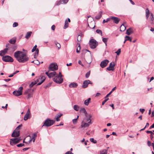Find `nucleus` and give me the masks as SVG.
<instances>
[{"label": "nucleus", "instance_id": "obj_41", "mask_svg": "<svg viewBox=\"0 0 154 154\" xmlns=\"http://www.w3.org/2000/svg\"><path fill=\"white\" fill-rule=\"evenodd\" d=\"M36 84V82H32L29 85V87L30 88L32 87L35 85Z\"/></svg>", "mask_w": 154, "mask_h": 154}, {"label": "nucleus", "instance_id": "obj_47", "mask_svg": "<svg viewBox=\"0 0 154 154\" xmlns=\"http://www.w3.org/2000/svg\"><path fill=\"white\" fill-rule=\"evenodd\" d=\"M27 94V99H28L32 97V94L31 93H29Z\"/></svg>", "mask_w": 154, "mask_h": 154}, {"label": "nucleus", "instance_id": "obj_14", "mask_svg": "<svg viewBox=\"0 0 154 154\" xmlns=\"http://www.w3.org/2000/svg\"><path fill=\"white\" fill-rule=\"evenodd\" d=\"M111 18L113 20V22L116 24H118L120 20L119 18L113 16L111 17Z\"/></svg>", "mask_w": 154, "mask_h": 154}, {"label": "nucleus", "instance_id": "obj_35", "mask_svg": "<svg viewBox=\"0 0 154 154\" xmlns=\"http://www.w3.org/2000/svg\"><path fill=\"white\" fill-rule=\"evenodd\" d=\"M109 66L110 67H111V68L115 69L114 67L115 66V64L114 62H112L109 64Z\"/></svg>", "mask_w": 154, "mask_h": 154}, {"label": "nucleus", "instance_id": "obj_1", "mask_svg": "<svg viewBox=\"0 0 154 154\" xmlns=\"http://www.w3.org/2000/svg\"><path fill=\"white\" fill-rule=\"evenodd\" d=\"M14 57L19 63H24L29 60V58L26 53L18 51L14 54Z\"/></svg>", "mask_w": 154, "mask_h": 154}, {"label": "nucleus", "instance_id": "obj_17", "mask_svg": "<svg viewBox=\"0 0 154 154\" xmlns=\"http://www.w3.org/2000/svg\"><path fill=\"white\" fill-rule=\"evenodd\" d=\"M69 87L70 88H76L78 86V84L77 83L75 82H72L71 83H70L69 85Z\"/></svg>", "mask_w": 154, "mask_h": 154}, {"label": "nucleus", "instance_id": "obj_61", "mask_svg": "<svg viewBox=\"0 0 154 154\" xmlns=\"http://www.w3.org/2000/svg\"><path fill=\"white\" fill-rule=\"evenodd\" d=\"M51 29L53 30H54L55 29V26L54 25H53L51 26Z\"/></svg>", "mask_w": 154, "mask_h": 154}, {"label": "nucleus", "instance_id": "obj_20", "mask_svg": "<svg viewBox=\"0 0 154 154\" xmlns=\"http://www.w3.org/2000/svg\"><path fill=\"white\" fill-rule=\"evenodd\" d=\"M30 114V111L29 110V109L27 111L25 115L24 118V120L25 121H26L28 119L29 116Z\"/></svg>", "mask_w": 154, "mask_h": 154}, {"label": "nucleus", "instance_id": "obj_27", "mask_svg": "<svg viewBox=\"0 0 154 154\" xmlns=\"http://www.w3.org/2000/svg\"><path fill=\"white\" fill-rule=\"evenodd\" d=\"M91 100L90 98H88V99L85 100L84 101V103L86 106H88Z\"/></svg>", "mask_w": 154, "mask_h": 154}, {"label": "nucleus", "instance_id": "obj_49", "mask_svg": "<svg viewBox=\"0 0 154 154\" xmlns=\"http://www.w3.org/2000/svg\"><path fill=\"white\" fill-rule=\"evenodd\" d=\"M106 70H108V71H114V70L115 69H112L111 68V67H110L109 66L106 68Z\"/></svg>", "mask_w": 154, "mask_h": 154}, {"label": "nucleus", "instance_id": "obj_50", "mask_svg": "<svg viewBox=\"0 0 154 154\" xmlns=\"http://www.w3.org/2000/svg\"><path fill=\"white\" fill-rule=\"evenodd\" d=\"M24 146V144L23 143H20L17 145V146L18 147H21Z\"/></svg>", "mask_w": 154, "mask_h": 154}, {"label": "nucleus", "instance_id": "obj_43", "mask_svg": "<svg viewBox=\"0 0 154 154\" xmlns=\"http://www.w3.org/2000/svg\"><path fill=\"white\" fill-rule=\"evenodd\" d=\"M96 32L97 33L101 35L102 36V32L101 30L99 29H97L96 30Z\"/></svg>", "mask_w": 154, "mask_h": 154}, {"label": "nucleus", "instance_id": "obj_36", "mask_svg": "<svg viewBox=\"0 0 154 154\" xmlns=\"http://www.w3.org/2000/svg\"><path fill=\"white\" fill-rule=\"evenodd\" d=\"M54 42L55 43L56 46L57 47L58 49H59L61 47L60 44L57 42L56 41H54Z\"/></svg>", "mask_w": 154, "mask_h": 154}, {"label": "nucleus", "instance_id": "obj_58", "mask_svg": "<svg viewBox=\"0 0 154 154\" xmlns=\"http://www.w3.org/2000/svg\"><path fill=\"white\" fill-rule=\"evenodd\" d=\"M147 145L148 146H151V142L150 141H149V140L147 141Z\"/></svg>", "mask_w": 154, "mask_h": 154}, {"label": "nucleus", "instance_id": "obj_34", "mask_svg": "<svg viewBox=\"0 0 154 154\" xmlns=\"http://www.w3.org/2000/svg\"><path fill=\"white\" fill-rule=\"evenodd\" d=\"M63 3V2L62 1V0H59V1H57L55 3V5H59L61 4H62Z\"/></svg>", "mask_w": 154, "mask_h": 154}, {"label": "nucleus", "instance_id": "obj_16", "mask_svg": "<svg viewBox=\"0 0 154 154\" xmlns=\"http://www.w3.org/2000/svg\"><path fill=\"white\" fill-rule=\"evenodd\" d=\"M63 115L62 113H59L57 114L55 116V119L56 121L58 122L60 121V118Z\"/></svg>", "mask_w": 154, "mask_h": 154}, {"label": "nucleus", "instance_id": "obj_56", "mask_svg": "<svg viewBox=\"0 0 154 154\" xmlns=\"http://www.w3.org/2000/svg\"><path fill=\"white\" fill-rule=\"evenodd\" d=\"M41 82V81H40V78H38L37 79L36 81H35L34 82H36V84H38V82Z\"/></svg>", "mask_w": 154, "mask_h": 154}, {"label": "nucleus", "instance_id": "obj_37", "mask_svg": "<svg viewBox=\"0 0 154 154\" xmlns=\"http://www.w3.org/2000/svg\"><path fill=\"white\" fill-rule=\"evenodd\" d=\"M150 14H151L150 19H151V20L152 21V22H151V23H153V21L154 20V18L153 17V14L152 13H151Z\"/></svg>", "mask_w": 154, "mask_h": 154}, {"label": "nucleus", "instance_id": "obj_60", "mask_svg": "<svg viewBox=\"0 0 154 154\" xmlns=\"http://www.w3.org/2000/svg\"><path fill=\"white\" fill-rule=\"evenodd\" d=\"M64 4H66L68 1V0H62Z\"/></svg>", "mask_w": 154, "mask_h": 154}, {"label": "nucleus", "instance_id": "obj_15", "mask_svg": "<svg viewBox=\"0 0 154 154\" xmlns=\"http://www.w3.org/2000/svg\"><path fill=\"white\" fill-rule=\"evenodd\" d=\"M55 76L53 78V80L54 82L58 84H60L62 83L63 82V79L62 78H61V79H60L59 78H57L56 80H55Z\"/></svg>", "mask_w": 154, "mask_h": 154}, {"label": "nucleus", "instance_id": "obj_3", "mask_svg": "<svg viewBox=\"0 0 154 154\" xmlns=\"http://www.w3.org/2000/svg\"><path fill=\"white\" fill-rule=\"evenodd\" d=\"M6 47L8 48V51L10 53H13L17 49V46L16 45H12L9 44H7Z\"/></svg>", "mask_w": 154, "mask_h": 154}, {"label": "nucleus", "instance_id": "obj_2", "mask_svg": "<svg viewBox=\"0 0 154 154\" xmlns=\"http://www.w3.org/2000/svg\"><path fill=\"white\" fill-rule=\"evenodd\" d=\"M55 122V121L53 120H51L49 118H48L45 121L42 127L44 126L47 127L50 126L54 123Z\"/></svg>", "mask_w": 154, "mask_h": 154}, {"label": "nucleus", "instance_id": "obj_39", "mask_svg": "<svg viewBox=\"0 0 154 154\" xmlns=\"http://www.w3.org/2000/svg\"><path fill=\"white\" fill-rule=\"evenodd\" d=\"M30 89H28L26 90L23 93V94L24 95H26V94H28L30 91Z\"/></svg>", "mask_w": 154, "mask_h": 154}, {"label": "nucleus", "instance_id": "obj_59", "mask_svg": "<svg viewBox=\"0 0 154 154\" xmlns=\"http://www.w3.org/2000/svg\"><path fill=\"white\" fill-rule=\"evenodd\" d=\"M154 135V133H153V134H150V137L151 140H152L153 138V135Z\"/></svg>", "mask_w": 154, "mask_h": 154}, {"label": "nucleus", "instance_id": "obj_25", "mask_svg": "<svg viewBox=\"0 0 154 154\" xmlns=\"http://www.w3.org/2000/svg\"><path fill=\"white\" fill-rule=\"evenodd\" d=\"M32 33V32L31 31L27 32L26 33V35L25 36V38L26 39L29 38L31 35Z\"/></svg>", "mask_w": 154, "mask_h": 154}, {"label": "nucleus", "instance_id": "obj_22", "mask_svg": "<svg viewBox=\"0 0 154 154\" xmlns=\"http://www.w3.org/2000/svg\"><path fill=\"white\" fill-rule=\"evenodd\" d=\"M56 74V72L55 71H54L53 72H50L49 73L48 76L49 78H51L55 76Z\"/></svg>", "mask_w": 154, "mask_h": 154}, {"label": "nucleus", "instance_id": "obj_12", "mask_svg": "<svg viewBox=\"0 0 154 154\" xmlns=\"http://www.w3.org/2000/svg\"><path fill=\"white\" fill-rule=\"evenodd\" d=\"M108 60H105L102 61L100 63V66L102 68L105 67L109 62Z\"/></svg>", "mask_w": 154, "mask_h": 154}, {"label": "nucleus", "instance_id": "obj_11", "mask_svg": "<svg viewBox=\"0 0 154 154\" xmlns=\"http://www.w3.org/2000/svg\"><path fill=\"white\" fill-rule=\"evenodd\" d=\"M91 116L90 114H87L86 115H85V117L83 119V121L86 122H88L91 120Z\"/></svg>", "mask_w": 154, "mask_h": 154}, {"label": "nucleus", "instance_id": "obj_13", "mask_svg": "<svg viewBox=\"0 0 154 154\" xmlns=\"http://www.w3.org/2000/svg\"><path fill=\"white\" fill-rule=\"evenodd\" d=\"M20 136V131L14 130L11 134L13 137H17Z\"/></svg>", "mask_w": 154, "mask_h": 154}, {"label": "nucleus", "instance_id": "obj_32", "mask_svg": "<svg viewBox=\"0 0 154 154\" xmlns=\"http://www.w3.org/2000/svg\"><path fill=\"white\" fill-rule=\"evenodd\" d=\"M62 75L61 74V72H59V75H57V76H55V80H56V79L57 78H57H60V79H61V78H62Z\"/></svg>", "mask_w": 154, "mask_h": 154}, {"label": "nucleus", "instance_id": "obj_53", "mask_svg": "<svg viewBox=\"0 0 154 154\" xmlns=\"http://www.w3.org/2000/svg\"><path fill=\"white\" fill-rule=\"evenodd\" d=\"M18 23H17V22H14V23L13 24V27H16L17 26H18Z\"/></svg>", "mask_w": 154, "mask_h": 154}, {"label": "nucleus", "instance_id": "obj_62", "mask_svg": "<svg viewBox=\"0 0 154 154\" xmlns=\"http://www.w3.org/2000/svg\"><path fill=\"white\" fill-rule=\"evenodd\" d=\"M139 110L140 112H141L142 113H143L145 109H140Z\"/></svg>", "mask_w": 154, "mask_h": 154}, {"label": "nucleus", "instance_id": "obj_29", "mask_svg": "<svg viewBox=\"0 0 154 154\" xmlns=\"http://www.w3.org/2000/svg\"><path fill=\"white\" fill-rule=\"evenodd\" d=\"M76 46H78V48L76 49V52L79 53L80 52V50L81 48L80 44L79 43H77Z\"/></svg>", "mask_w": 154, "mask_h": 154}, {"label": "nucleus", "instance_id": "obj_7", "mask_svg": "<svg viewBox=\"0 0 154 154\" xmlns=\"http://www.w3.org/2000/svg\"><path fill=\"white\" fill-rule=\"evenodd\" d=\"M22 140L20 137H16L14 138H11L10 139V144L13 145L12 144H17L20 142Z\"/></svg>", "mask_w": 154, "mask_h": 154}, {"label": "nucleus", "instance_id": "obj_30", "mask_svg": "<svg viewBox=\"0 0 154 154\" xmlns=\"http://www.w3.org/2000/svg\"><path fill=\"white\" fill-rule=\"evenodd\" d=\"M68 21L67 20H66L65 22V25L63 27V28L64 29H66L67 28L68 26Z\"/></svg>", "mask_w": 154, "mask_h": 154}, {"label": "nucleus", "instance_id": "obj_10", "mask_svg": "<svg viewBox=\"0 0 154 154\" xmlns=\"http://www.w3.org/2000/svg\"><path fill=\"white\" fill-rule=\"evenodd\" d=\"M93 83L89 80H86L83 81L82 87L83 88H86L88 84H92Z\"/></svg>", "mask_w": 154, "mask_h": 154}, {"label": "nucleus", "instance_id": "obj_28", "mask_svg": "<svg viewBox=\"0 0 154 154\" xmlns=\"http://www.w3.org/2000/svg\"><path fill=\"white\" fill-rule=\"evenodd\" d=\"M80 111L85 114V116L88 114L85 109L84 108H82L80 109Z\"/></svg>", "mask_w": 154, "mask_h": 154}, {"label": "nucleus", "instance_id": "obj_48", "mask_svg": "<svg viewBox=\"0 0 154 154\" xmlns=\"http://www.w3.org/2000/svg\"><path fill=\"white\" fill-rule=\"evenodd\" d=\"M22 126V124H21L20 125H19L16 128L15 130L19 131V129H20V128Z\"/></svg>", "mask_w": 154, "mask_h": 154}, {"label": "nucleus", "instance_id": "obj_64", "mask_svg": "<svg viewBox=\"0 0 154 154\" xmlns=\"http://www.w3.org/2000/svg\"><path fill=\"white\" fill-rule=\"evenodd\" d=\"M65 154H73V153L71 151H68L66 152Z\"/></svg>", "mask_w": 154, "mask_h": 154}, {"label": "nucleus", "instance_id": "obj_40", "mask_svg": "<svg viewBox=\"0 0 154 154\" xmlns=\"http://www.w3.org/2000/svg\"><path fill=\"white\" fill-rule=\"evenodd\" d=\"M82 35H78L77 40L78 42H79L82 41Z\"/></svg>", "mask_w": 154, "mask_h": 154}, {"label": "nucleus", "instance_id": "obj_45", "mask_svg": "<svg viewBox=\"0 0 154 154\" xmlns=\"http://www.w3.org/2000/svg\"><path fill=\"white\" fill-rule=\"evenodd\" d=\"M108 40V38H103L102 39L103 41L105 43L106 45L107 42Z\"/></svg>", "mask_w": 154, "mask_h": 154}, {"label": "nucleus", "instance_id": "obj_4", "mask_svg": "<svg viewBox=\"0 0 154 154\" xmlns=\"http://www.w3.org/2000/svg\"><path fill=\"white\" fill-rule=\"evenodd\" d=\"M98 44L97 42L94 39H91L89 41V45L92 49L96 48Z\"/></svg>", "mask_w": 154, "mask_h": 154}, {"label": "nucleus", "instance_id": "obj_46", "mask_svg": "<svg viewBox=\"0 0 154 154\" xmlns=\"http://www.w3.org/2000/svg\"><path fill=\"white\" fill-rule=\"evenodd\" d=\"M51 85V82H50V83H48V84H47L45 86H44V88H48L49 87H50Z\"/></svg>", "mask_w": 154, "mask_h": 154}, {"label": "nucleus", "instance_id": "obj_24", "mask_svg": "<svg viewBox=\"0 0 154 154\" xmlns=\"http://www.w3.org/2000/svg\"><path fill=\"white\" fill-rule=\"evenodd\" d=\"M102 11H100L98 14V15L96 16L95 18L97 20H99L100 18L102 17Z\"/></svg>", "mask_w": 154, "mask_h": 154}, {"label": "nucleus", "instance_id": "obj_9", "mask_svg": "<svg viewBox=\"0 0 154 154\" xmlns=\"http://www.w3.org/2000/svg\"><path fill=\"white\" fill-rule=\"evenodd\" d=\"M92 124V122H91V120L88 122L84 121H82L81 122V127L82 128H85L86 127H88L90 125Z\"/></svg>", "mask_w": 154, "mask_h": 154}, {"label": "nucleus", "instance_id": "obj_31", "mask_svg": "<svg viewBox=\"0 0 154 154\" xmlns=\"http://www.w3.org/2000/svg\"><path fill=\"white\" fill-rule=\"evenodd\" d=\"M126 29V27L124 26L123 24L120 26V30L121 31H124Z\"/></svg>", "mask_w": 154, "mask_h": 154}, {"label": "nucleus", "instance_id": "obj_52", "mask_svg": "<svg viewBox=\"0 0 154 154\" xmlns=\"http://www.w3.org/2000/svg\"><path fill=\"white\" fill-rule=\"evenodd\" d=\"M37 45H35L33 48L32 49V52H34L35 50L36 49H37L36 48V47H37Z\"/></svg>", "mask_w": 154, "mask_h": 154}, {"label": "nucleus", "instance_id": "obj_42", "mask_svg": "<svg viewBox=\"0 0 154 154\" xmlns=\"http://www.w3.org/2000/svg\"><path fill=\"white\" fill-rule=\"evenodd\" d=\"M90 141L94 143H96L97 142L96 140H94L93 138H91L90 139Z\"/></svg>", "mask_w": 154, "mask_h": 154}, {"label": "nucleus", "instance_id": "obj_51", "mask_svg": "<svg viewBox=\"0 0 154 154\" xmlns=\"http://www.w3.org/2000/svg\"><path fill=\"white\" fill-rule=\"evenodd\" d=\"M73 123L74 124H76L77 122V119H75L72 120Z\"/></svg>", "mask_w": 154, "mask_h": 154}, {"label": "nucleus", "instance_id": "obj_54", "mask_svg": "<svg viewBox=\"0 0 154 154\" xmlns=\"http://www.w3.org/2000/svg\"><path fill=\"white\" fill-rule=\"evenodd\" d=\"M120 52H121V49H118L117 51L116 52V53L117 54V55H118L120 54Z\"/></svg>", "mask_w": 154, "mask_h": 154}, {"label": "nucleus", "instance_id": "obj_57", "mask_svg": "<svg viewBox=\"0 0 154 154\" xmlns=\"http://www.w3.org/2000/svg\"><path fill=\"white\" fill-rule=\"evenodd\" d=\"M78 63L79 64L81 65L82 66H84V65L82 63V62L81 60H79L78 61Z\"/></svg>", "mask_w": 154, "mask_h": 154}, {"label": "nucleus", "instance_id": "obj_38", "mask_svg": "<svg viewBox=\"0 0 154 154\" xmlns=\"http://www.w3.org/2000/svg\"><path fill=\"white\" fill-rule=\"evenodd\" d=\"M74 109L76 111H78L79 110V107L77 105H75L73 107Z\"/></svg>", "mask_w": 154, "mask_h": 154}, {"label": "nucleus", "instance_id": "obj_18", "mask_svg": "<svg viewBox=\"0 0 154 154\" xmlns=\"http://www.w3.org/2000/svg\"><path fill=\"white\" fill-rule=\"evenodd\" d=\"M46 77L44 76H42L41 78H40V81L41 82H38L37 84V85H40L41 84H42L45 80L46 79Z\"/></svg>", "mask_w": 154, "mask_h": 154}, {"label": "nucleus", "instance_id": "obj_21", "mask_svg": "<svg viewBox=\"0 0 154 154\" xmlns=\"http://www.w3.org/2000/svg\"><path fill=\"white\" fill-rule=\"evenodd\" d=\"M16 41V38H13L9 41V42L11 44L14 45Z\"/></svg>", "mask_w": 154, "mask_h": 154}, {"label": "nucleus", "instance_id": "obj_5", "mask_svg": "<svg viewBox=\"0 0 154 154\" xmlns=\"http://www.w3.org/2000/svg\"><path fill=\"white\" fill-rule=\"evenodd\" d=\"M23 88V87L21 86L20 87L18 90H15L13 92V94L16 96L21 95L22 94V90Z\"/></svg>", "mask_w": 154, "mask_h": 154}, {"label": "nucleus", "instance_id": "obj_55", "mask_svg": "<svg viewBox=\"0 0 154 154\" xmlns=\"http://www.w3.org/2000/svg\"><path fill=\"white\" fill-rule=\"evenodd\" d=\"M35 63H34L35 64H36L37 65H38L39 64H40L38 60H35Z\"/></svg>", "mask_w": 154, "mask_h": 154}, {"label": "nucleus", "instance_id": "obj_8", "mask_svg": "<svg viewBox=\"0 0 154 154\" xmlns=\"http://www.w3.org/2000/svg\"><path fill=\"white\" fill-rule=\"evenodd\" d=\"M48 68L49 71H54L58 69V66L56 63H51L50 64Z\"/></svg>", "mask_w": 154, "mask_h": 154}, {"label": "nucleus", "instance_id": "obj_44", "mask_svg": "<svg viewBox=\"0 0 154 154\" xmlns=\"http://www.w3.org/2000/svg\"><path fill=\"white\" fill-rule=\"evenodd\" d=\"M90 71H89L88 72L86 73L85 75V77L86 78H88L89 77L90 74Z\"/></svg>", "mask_w": 154, "mask_h": 154}, {"label": "nucleus", "instance_id": "obj_19", "mask_svg": "<svg viewBox=\"0 0 154 154\" xmlns=\"http://www.w3.org/2000/svg\"><path fill=\"white\" fill-rule=\"evenodd\" d=\"M133 32L132 29L131 28H130L127 30L126 33L128 35H130Z\"/></svg>", "mask_w": 154, "mask_h": 154}, {"label": "nucleus", "instance_id": "obj_63", "mask_svg": "<svg viewBox=\"0 0 154 154\" xmlns=\"http://www.w3.org/2000/svg\"><path fill=\"white\" fill-rule=\"evenodd\" d=\"M146 133L147 134H153V132H152L151 131H146Z\"/></svg>", "mask_w": 154, "mask_h": 154}, {"label": "nucleus", "instance_id": "obj_33", "mask_svg": "<svg viewBox=\"0 0 154 154\" xmlns=\"http://www.w3.org/2000/svg\"><path fill=\"white\" fill-rule=\"evenodd\" d=\"M8 50V48H5L3 50H2L0 51V52L3 53L4 54H6Z\"/></svg>", "mask_w": 154, "mask_h": 154}, {"label": "nucleus", "instance_id": "obj_23", "mask_svg": "<svg viewBox=\"0 0 154 154\" xmlns=\"http://www.w3.org/2000/svg\"><path fill=\"white\" fill-rule=\"evenodd\" d=\"M150 14L148 8H146V19H147L149 17Z\"/></svg>", "mask_w": 154, "mask_h": 154}, {"label": "nucleus", "instance_id": "obj_6", "mask_svg": "<svg viewBox=\"0 0 154 154\" xmlns=\"http://www.w3.org/2000/svg\"><path fill=\"white\" fill-rule=\"evenodd\" d=\"M2 60L5 62H12L14 61L13 58L9 55H5L3 56Z\"/></svg>", "mask_w": 154, "mask_h": 154}, {"label": "nucleus", "instance_id": "obj_26", "mask_svg": "<svg viewBox=\"0 0 154 154\" xmlns=\"http://www.w3.org/2000/svg\"><path fill=\"white\" fill-rule=\"evenodd\" d=\"M125 41H129L130 42H132V38L128 35H126L125 37Z\"/></svg>", "mask_w": 154, "mask_h": 154}]
</instances>
